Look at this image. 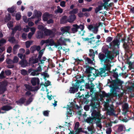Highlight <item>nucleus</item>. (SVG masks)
Here are the masks:
<instances>
[{
    "instance_id": "obj_1",
    "label": "nucleus",
    "mask_w": 134,
    "mask_h": 134,
    "mask_svg": "<svg viewBox=\"0 0 134 134\" xmlns=\"http://www.w3.org/2000/svg\"><path fill=\"white\" fill-rule=\"evenodd\" d=\"M103 53H100L98 55V58L101 63L109 64L111 63L112 60L114 58V55L112 54L111 51L108 50V48L103 47L102 49Z\"/></svg>"
},
{
    "instance_id": "obj_2",
    "label": "nucleus",
    "mask_w": 134,
    "mask_h": 134,
    "mask_svg": "<svg viewBox=\"0 0 134 134\" xmlns=\"http://www.w3.org/2000/svg\"><path fill=\"white\" fill-rule=\"evenodd\" d=\"M119 83L118 82L116 83L115 81H114L111 85L108 84L107 83L106 85V86H109L110 88V93H107L105 97L109 98L110 97H116L117 96V90L120 89L121 88L118 87V84Z\"/></svg>"
},
{
    "instance_id": "obj_3",
    "label": "nucleus",
    "mask_w": 134,
    "mask_h": 134,
    "mask_svg": "<svg viewBox=\"0 0 134 134\" xmlns=\"http://www.w3.org/2000/svg\"><path fill=\"white\" fill-rule=\"evenodd\" d=\"M90 97H91V99L93 98L92 97V94L90 93L86 90H85L83 94L80 97V98L82 104H87L91 100V99L89 98Z\"/></svg>"
},
{
    "instance_id": "obj_4",
    "label": "nucleus",
    "mask_w": 134,
    "mask_h": 134,
    "mask_svg": "<svg viewBox=\"0 0 134 134\" xmlns=\"http://www.w3.org/2000/svg\"><path fill=\"white\" fill-rule=\"evenodd\" d=\"M111 65L110 64H104L103 67L100 68L99 70V71L98 70L99 74L101 77H104L107 76L108 75L107 72H106V71H109L111 69Z\"/></svg>"
},
{
    "instance_id": "obj_5",
    "label": "nucleus",
    "mask_w": 134,
    "mask_h": 134,
    "mask_svg": "<svg viewBox=\"0 0 134 134\" xmlns=\"http://www.w3.org/2000/svg\"><path fill=\"white\" fill-rule=\"evenodd\" d=\"M85 80L83 79H82V80H77L76 83L72 84V87L70 88L69 92L70 93H74L78 91L80 86V83H81L84 82Z\"/></svg>"
},
{
    "instance_id": "obj_6",
    "label": "nucleus",
    "mask_w": 134,
    "mask_h": 134,
    "mask_svg": "<svg viewBox=\"0 0 134 134\" xmlns=\"http://www.w3.org/2000/svg\"><path fill=\"white\" fill-rule=\"evenodd\" d=\"M113 76L116 79L114 80H111L109 79H108V82L107 83V84H109L111 85L112 83H113V82L114 80L115 81V82L116 83L118 82L119 83V84H118V86L119 88H120L121 89L122 87V84L123 82L120 80L118 78V72H114L113 73Z\"/></svg>"
},
{
    "instance_id": "obj_7",
    "label": "nucleus",
    "mask_w": 134,
    "mask_h": 134,
    "mask_svg": "<svg viewBox=\"0 0 134 134\" xmlns=\"http://www.w3.org/2000/svg\"><path fill=\"white\" fill-rule=\"evenodd\" d=\"M101 24V23L99 22V25H98L97 23L90 24L88 25L87 27L88 29L90 31H92L94 34H96L98 31V28L99 26Z\"/></svg>"
},
{
    "instance_id": "obj_8",
    "label": "nucleus",
    "mask_w": 134,
    "mask_h": 134,
    "mask_svg": "<svg viewBox=\"0 0 134 134\" xmlns=\"http://www.w3.org/2000/svg\"><path fill=\"white\" fill-rule=\"evenodd\" d=\"M126 37L124 36L123 38H122L121 41L123 43V47L124 48L125 51L126 52L129 53L131 52L130 49L131 47V44L126 43Z\"/></svg>"
},
{
    "instance_id": "obj_9",
    "label": "nucleus",
    "mask_w": 134,
    "mask_h": 134,
    "mask_svg": "<svg viewBox=\"0 0 134 134\" xmlns=\"http://www.w3.org/2000/svg\"><path fill=\"white\" fill-rule=\"evenodd\" d=\"M75 104L74 103L71 102L70 103L71 105H67V107H66L67 110L66 114L67 117L68 116V115H69L70 117H71L73 116V115L74 114V111L72 109V108L74 107Z\"/></svg>"
},
{
    "instance_id": "obj_10",
    "label": "nucleus",
    "mask_w": 134,
    "mask_h": 134,
    "mask_svg": "<svg viewBox=\"0 0 134 134\" xmlns=\"http://www.w3.org/2000/svg\"><path fill=\"white\" fill-rule=\"evenodd\" d=\"M91 117L95 120H97V122H100L101 118V114L99 111H97L95 110H93L91 113Z\"/></svg>"
},
{
    "instance_id": "obj_11",
    "label": "nucleus",
    "mask_w": 134,
    "mask_h": 134,
    "mask_svg": "<svg viewBox=\"0 0 134 134\" xmlns=\"http://www.w3.org/2000/svg\"><path fill=\"white\" fill-rule=\"evenodd\" d=\"M90 101H91V103L90 105L92 109L93 110H95V109L97 108L99 105V102H96V99L95 97L93 98H92Z\"/></svg>"
},
{
    "instance_id": "obj_12",
    "label": "nucleus",
    "mask_w": 134,
    "mask_h": 134,
    "mask_svg": "<svg viewBox=\"0 0 134 134\" xmlns=\"http://www.w3.org/2000/svg\"><path fill=\"white\" fill-rule=\"evenodd\" d=\"M120 43L119 40L114 39L111 42L109 43L110 48H115L116 46H117L118 48L119 47Z\"/></svg>"
},
{
    "instance_id": "obj_13",
    "label": "nucleus",
    "mask_w": 134,
    "mask_h": 134,
    "mask_svg": "<svg viewBox=\"0 0 134 134\" xmlns=\"http://www.w3.org/2000/svg\"><path fill=\"white\" fill-rule=\"evenodd\" d=\"M41 49V47L39 46H37L36 45H34L32 46L30 48V52L32 53H34L35 51H37L39 52Z\"/></svg>"
},
{
    "instance_id": "obj_14",
    "label": "nucleus",
    "mask_w": 134,
    "mask_h": 134,
    "mask_svg": "<svg viewBox=\"0 0 134 134\" xmlns=\"http://www.w3.org/2000/svg\"><path fill=\"white\" fill-rule=\"evenodd\" d=\"M53 15L52 14H49L47 12L44 13L42 16L43 20L45 21H47L48 19L52 18Z\"/></svg>"
},
{
    "instance_id": "obj_15",
    "label": "nucleus",
    "mask_w": 134,
    "mask_h": 134,
    "mask_svg": "<svg viewBox=\"0 0 134 134\" xmlns=\"http://www.w3.org/2000/svg\"><path fill=\"white\" fill-rule=\"evenodd\" d=\"M31 83L33 86H35L36 83L38 85L40 84V80L38 78H33L31 79Z\"/></svg>"
},
{
    "instance_id": "obj_16",
    "label": "nucleus",
    "mask_w": 134,
    "mask_h": 134,
    "mask_svg": "<svg viewBox=\"0 0 134 134\" xmlns=\"http://www.w3.org/2000/svg\"><path fill=\"white\" fill-rule=\"evenodd\" d=\"M76 16L75 15L70 14L68 19V21L70 23L74 22L76 19Z\"/></svg>"
},
{
    "instance_id": "obj_17",
    "label": "nucleus",
    "mask_w": 134,
    "mask_h": 134,
    "mask_svg": "<svg viewBox=\"0 0 134 134\" xmlns=\"http://www.w3.org/2000/svg\"><path fill=\"white\" fill-rule=\"evenodd\" d=\"M73 27L71 29V30L73 33L77 32L78 29H79L80 27L77 24H74L72 25Z\"/></svg>"
},
{
    "instance_id": "obj_18",
    "label": "nucleus",
    "mask_w": 134,
    "mask_h": 134,
    "mask_svg": "<svg viewBox=\"0 0 134 134\" xmlns=\"http://www.w3.org/2000/svg\"><path fill=\"white\" fill-rule=\"evenodd\" d=\"M13 109V107L10 105L3 106L1 108V110L5 111H8Z\"/></svg>"
},
{
    "instance_id": "obj_19",
    "label": "nucleus",
    "mask_w": 134,
    "mask_h": 134,
    "mask_svg": "<svg viewBox=\"0 0 134 134\" xmlns=\"http://www.w3.org/2000/svg\"><path fill=\"white\" fill-rule=\"evenodd\" d=\"M68 16H64L62 17L60 20V23L64 24L67 23L68 21Z\"/></svg>"
},
{
    "instance_id": "obj_20",
    "label": "nucleus",
    "mask_w": 134,
    "mask_h": 134,
    "mask_svg": "<svg viewBox=\"0 0 134 134\" xmlns=\"http://www.w3.org/2000/svg\"><path fill=\"white\" fill-rule=\"evenodd\" d=\"M70 26H66L61 27L60 28L61 31L63 34L65 32L69 33V31L70 29Z\"/></svg>"
},
{
    "instance_id": "obj_21",
    "label": "nucleus",
    "mask_w": 134,
    "mask_h": 134,
    "mask_svg": "<svg viewBox=\"0 0 134 134\" xmlns=\"http://www.w3.org/2000/svg\"><path fill=\"white\" fill-rule=\"evenodd\" d=\"M114 109L113 108H110V109H107V114L109 115H113L115 114Z\"/></svg>"
},
{
    "instance_id": "obj_22",
    "label": "nucleus",
    "mask_w": 134,
    "mask_h": 134,
    "mask_svg": "<svg viewBox=\"0 0 134 134\" xmlns=\"http://www.w3.org/2000/svg\"><path fill=\"white\" fill-rule=\"evenodd\" d=\"M27 62L26 60H22L19 63V64L21 65V66L23 68L25 67L27 65Z\"/></svg>"
},
{
    "instance_id": "obj_23",
    "label": "nucleus",
    "mask_w": 134,
    "mask_h": 134,
    "mask_svg": "<svg viewBox=\"0 0 134 134\" xmlns=\"http://www.w3.org/2000/svg\"><path fill=\"white\" fill-rule=\"evenodd\" d=\"M35 16L37 18H41L42 15V13L39 11L35 9L34 11Z\"/></svg>"
},
{
    "instance_id": "obj_24",
    "label": "nucleus",
    "mask_w": 134,
    "mask_h": 134,
    "mask_svg": "<svg viewBox=\"0 0 134 134\" xmlns=\"http://www.w3.org/2000/svg\"><path fill=\"white\" fill-rule=\"evenodd\" d=\"M54 44L55 45V46L56 47H57L58 46L60 45V43L59 42H58L57 44H55V43L54 40L52 39H50L49 40V45L51 46H53Z\"/></svg>"
},
{
    "instance_id": "obj_25",
    "label": "nucleus",
    "mask_w": 134,
    "mask_h": 134,
    "mask_svg": "<svg viewBox=\"0 0 134 134\" xmlns=\"http://www.w3.org/2000/svg\"><path fill=\"white\" fill-rule=\"evenodd\" d=\"M94 120H95L93 119L92 117H90L86 119L85 121L88 123L93 124V121Z\"/></svg>"
},
{
    "instance_id": "obj_26",
    "label": "nucleus",
    "mask_w": 134,
    "mask_h": 134,
    "mask_svg": "<svg viewBox=\"0 0 134 134\" xmlns=\"http://www.w3.org/2000/svg\"><path fill=\"white\" fill-rule=\"evenodd\" d=\"M26 89L30 91H34V90L33 89V87L30 86L29 85L25 84L24 85Z\"/></svg>"
},
{
    "instance_id": "obj_27",
    "label": "nucleus",
    "mask_w": 134,
    "mask_h": 134,
    "mask_svg": "<svg viewBox=\"0 0 134 134\" xmlns=\"http://www.w3.org/2000/svg\"><path fill=\"white\" fill-rule=\"evenodd\" d=\"M26 100L25 97H22L19 100L16 101V102L20 104H23Z\"/></svg>"
},
{
    "instance_id": "obj_28",
    "label": "nucleus",
    "mask_w": 134,
    "mask_h": 134,
    "mask_svg": "<svg viewBox=\"0 0 134 134\" xmlns=\"http://www.w3.org/2000/svg\"><path fill=\"white\" fill-rule=\"evenodd\" d=\"M44 33L47 36L51 35L53 34V32L52 31L47 29L44 30Z\"/></svg>"
},
{
    "instance_id": "obj_29",
    "label": "nucleus",
    "mask_w": 134,
    "mask_h": 134,
    "mask_svg": "<svg viewBox=\"0 0 134 134\" xmlns=\"http://www.w3.org/2000/svg\"><path fill=\"white\" fill-rule=\"evenodd\" d=\"M16 8L14 6H13L11 8H9L7 9L8 12L10 13H13L14 12Z\"/></svg>"
},
{
    "instance_id": "obj_30",
    "label": "nucleus",
    "mask_w": 134,
    "mask_h": 134,
    "mask_svg": "<svg viewBox=\"0 0 134 134\" xmlns=\"http://www.w3.org/2000/svg\"><path fill=\"white\" fill-rule=\"evenodd\" d=\"M78 11V9L77 8H75L73 9V10L71 11H70L69 12V14L71 15H75V14L77 13Z\"/></svg>"
},
{
    "instance_id": "obj_31",
    "label": "nucleus",
    "mask_w": 134,
    "mask_h": 134,
    "mask_svg": "<svg viewBox=\"0 0 134 134\" xmlns=\"http://www.w3.org/2000/svg\"><path fill=\"white\" fill-rule=\"evenodd\" d=\"M94 67L90 66H88L86 69V72L87 73L89 74L92 72L91 71L93 69H94Z\"/></svg>"
},
{
    "instance_id": "obj_32",
    "label": "nucleus",
    "mask_w": 134,
    "mask_h": 134,
    "mask_svg": "<svg viewBox=\"0 0 134 134\" xmlns=\"http://www.w3.org/2000/svg\"><path fill=\"white\" fill-rule=\"evenodd\" d=\"M1 85L0 86L2 87H3L5 88L6 89V87L7 85V82L5 81H2L0 82Z\"/></svg>"
},
{
    "instance_id": "obj_33",
    "label": "nucleus",
    "mask_w": 134,
    "mask_h": 134,
    "mask_svg": "<svg viewBox=\"0 0 134 134\" xmlns=\"http://www.w3.org/2000/svg\"><path fill=\"white\" fill-rule=\"evenodd\" d=\"M126 63V64L129 65V67L130 69H133V67H132V66L133 65V63L131 62L130 61L129 59H127Z\"/></svg>"
},
{
    "instance_id": "obj_34",
    "label": "nucleus",
    "mask_w": 134,
    "mask_h": 134,
    "mask_svg": "<svg viewBox=\"0 0 134 134\" xmlns=\"http://www.w3.org/2000/svg\"><path fill=\"white\" fill-rule=\"evenodd\" d=\"M58 9L56 10L55 11V12L56 13H62L63 12V10L59 6H58L57 7Z\"/></svg>"
},
{
    "instance_id": "obj_35",
    "label": "nucleus",
    "mask_w": 134,
    "mask_h": 134,
    "mask_svg": "<svg viewBox=\"0 0 134 134\" xmlns=\"http://www.w3.org/2000/svg\"><path fill=\"white\" fill-rule=\"evenodd\" d=\"M37 37L38 38H42L43 36V34L42 32L38 31L37 32Z\"/></svg>"
},
{
    "instance_id": "obj_36",
    "label": "nucleus",
    "mask_w": 134,
    "mask_h": 134,
    "mask_svg": "<svg viewBox=\"0 0 134 134\" xmlns=\"http://www.w3.org/2000/svg\"><path fill=\"white\" fill-rule=\"evenodd\" d=\"M128 9H130V12L132 14H134V6H132L130 5L127 6Z\"/></svg>"
},
{
    "instance_id": "obj_37",
    "label": "nucleus",
    "mask_w": 134,
    "mask_h": 134,
    "mask_svg": "<svg viewBox=\"0 0 134 134\" xmlns=\"http://www.w3.org/2000/svg\"><path fill=\"white\" fill-rule=\"evenodd\" d=\"M15 16L16 20L17 21L19 20L20 19L21 17L20 13L18 12L16 14Z\"/></svg>"
},
{
    "instance_id": "obj_38",
    "label": "nucleus",
    "mask_w": 134,
    "mask_h": 134,
    "mask_svg": "<svg viewBox=\"0 0 134 134\" xmlns=\"http://www.w3.org/2000/svg\"><path fill=\"white\" fill-rule=\"evenodd\" d=\"M103 7L102 5L100 4V5H99L97 7H96L95 9V13H97L99 11L102 10L103 9L102 8Z\"/></svg>"
},
{
    "instance_id": "obj_39",
    "label": "nucleus",
    "mask_w": 134,
    "mask_h": 134,
    "mask_svg": "<svg viewBox=\"0 0 134 134\" xmlns=\"http://www.w3.org/2000/svg\"><path fill=\"white\" fill-rule=\"evenodd\" d=\"M34 99L32 96L30 97L26 101V104L27 105L29 104Z\"/></svg>"
},
{
    "instance_id": "obj_40",
    "label": "nucleus",
    "mask_w": 134,
    "mask_h": 134,
    "mask_svg": "<svg viewBox=\"0 0 134 134\" xmlns=\"http://www.w3.org/2000/svg\"><path fill=\"white\" fill-rule=\"evenodd\" d=\"M33 42L32 41H28L25 42V45L26 47L27 48H29L31 45V43H32Z\"/></svg>"
},
{
    "instance_id": "obj_41",
    "label": "nucleus",
    "mask_w": 134,
    "mask_h": 134,
    "mask_svg": "<svg viewBox=\"0 0 134 134\" xmlns=\"http://www.w3.org/2000/svg\"><path fill=\"white\" fill-rule=\"evenodd\" d=\"M8 41L12 43H14L15 41V39L14 36L10 37L8 40Z\"/></svg>"
},
{
    "instance_id": "obj_42",
    "label": "nucleus",
    "mask_w": 134,
    "mask_h": 134,
    "mask_svg": "<svg viewBox=\"0 0 134 134\" xmlns=\"http://www.w3.org/2000/svg\"><path fill=\"white\" fill-rule=\"evenodd\" d=\"M96 42V38L94 37H93L90 38V40L88 42V43H95Z\"/></svg>"
},
{
    "instance_id": "obj_43",
    "label": "nucleus",
    "mask_w": 134,
    "mask_h": 134,
    "mask_svg": "<svg viewBox=\"0 0 134 134\" xmlns=\"http://www.w3.org/2000/svg\"><path fill=\"white\" fill-rule=\"evenodd\" d=\"M113 49L112 51V54L114 55V54H115L116 55H119V51L118 50H117L116 51H115V48H112Z\"/></svg>"
},
{
    "instance_id": "obj_44",
    "label": "nucleus",
    "mask_w": 134,
    "mask_h": 134,
    "mask_svg": "<svg viewBox=\"0 0 134 134\" xmlns=\"http://www.w3.org/2000/svg\"><path fill=\"white\" fill-rule=\"evenodd\" d=\"M21 73L22 75L25 76L27 74V72L25 70L22 69L21 70Z\"/></svg>"
},
{
    "instance_id": "obj_45",
    "label": "nucleus",
    "mask_w": 134,
    "mask_h": 134,
    "mask_svg": "<svg viewBox=\"0 0 134 134\" xmlns=\"http://www.w3.org/2000/svg\"><path fill=\"white\" fill-rule=\"evenodd\" d=\"M7 26L9 29L13 26V22L12 21H10L7 24Z\"/></svg>"
},
{
    "instance_id": "obj_46",
    "label": "nucleus",
    "mask_w": 134,
    "mask_h": 134,
    "mask_svg": "<svg viewBox=\"0 0 134 134\" xmlns=\"http://www.w3.org/2000/svg\"><path fill=\"white\" fill-rule=\"evenodd\" d=\"M19 60V58L16 56H14L13 60H12L13 63H18V62Z\"/></svg>"
},
{
    "instance_id": "obj_47",
    "label": "nucleus",
    "mask_w": 134,
    "mask_h": 134,
    "mask_svg": "<svg viewBox=\"0 0 134 134\" xmlns=\"http://www.w3.org/2000/svg\"><path fill=\"white\" fill-rule=\"evenodd\" d=\"M123 129L124 127L123 125H119L118 129V131L119 132H122L123 131Z\"/></svg>"
},
{
    "instance_id": "obj_48",
    "label": "nucleus",
    "mask_w": 134,
    "mask_h": 134,
    "mask_svg": "<svg viewBox=\"0 0 134 134\" xmlns=\"http://www.w3.org/2000/svg\"><path fill=\"white\" fill-rule=\"evenodd\" d=\"M50 111L48 110L44 111L43 113V115L45 116H48L49 115V113Z\"/></svg>"
},
{
    "instance_id": "obj_49",
    "label": "nucleus",
    "mask_w": 134,
    "mask_h": 134,
    "mask_svg": "<svg viewBox=\"0 0 134 134\" xmlns=\"http://www.w3.org/2000/svg\"><path fill=\"white\" fill-rule=\"evenodd\" d=\"M33 71L31 72V75L33 76L35 75H39V74L37 72V71H36V70H33Z\"/></svg>"
},
{
    "instance_id": "obj_50",
    "label": "nucleus",
    "mask_w": 134,
    "mask_h": 134,
    "mask_svg": "<svg viewBox=\"0 0 134 134\" xmlns=\"http://www.w3.org/2000/svg\"><path fill=\"white\" fill-rule=\"evenodd\" d=\"M42 75L44 76V79L45 80H47L46 78V77H49V75H48L47 73L45 72H43L42 74Z\"/></svg>"
},
{
    "instance_id": "obj_51",
    "label": "nucleus",
    "mask_w": 134,
    "mask_h": 134,
    "mask_svg": "<svg viewBox=\"0 0 134 134\" xmlns=\"http://www.w3.org/2000/svg\"><path fill=\"white\" fill-rule=\"evenodd\" d=\"M125 41L126 42V43L130 44L132 42V40L131 39L130 37L129 36L128 37L127 40H126Z\"/></svg>"
},
{
    "instance_id": "obj_52",
    "label": "nucleus",
    "mask_w": 134,
    "mask_h": 134,
    "mask_svg": "<svg viewBox=\"0 0 134 134\" xmlns=\"http://www.w3.org/2000/svg\"><path fill=\"white\" fill-rule=\"evenodd\" d=\"M11 16L9 14H8V16L6 17V19L5 20V22H7L10 21L11 19Z\"/></svg>"
},
{
    "instance_id": "obj_53",
    "label": "nucleus",
    "mask_w": 134,
    "mask_h": 134,
    "mask_svg": "<svg viewBox=\"0 0 134 134\" xmlns=\"http://www.w3.org/2000/svg\"><path fill=\"white\" fill-rule=\"evenodd\" d=\"M5 73L7 76H9L11 74V72L10 70H6L5 71Z\"/></svg>"
},
{
    "instance_id": "obj_54",
    "label": "nucleus",
    "mask_w": 134,
    "mask_h": 134,
    "mask_svg": "<svg viewBox=\"0 0 134 134\" xmlns=\"http://www.w3.org/2000/svg\"><path fill=\"white\" fill-rule=\"evenodd\" d=\"M6 61L7 64H11L13 63L12 60L10 59H7Z\"/></svg>"
},
{
    "instance_id": "obj_55",
    "label": "nucleus",
    "mask_w": 134,
    "mask_h": 134,
    "mask_svg": "<svg viewBox=\"0 0 134 134\" xmlns=\"http://www.w3.org/2000/svg\"><path fill=\"white\" fill-rule=\"evenodd\" d=\"M13 29L16 31L17 30L20 31L21 30V27L20 26H15Z\"/></svg>"
},
{
    "instance_id": "obj_56",
    "label": "nucleus",
    "mask_w": 134,
    "mask_h": 134,
    "mask_svg": "<svg viewBox=\"0 0 134 134\" xmlns=\"http://www.w3.org/2000/svg\"><path fill=\"white\" fill-rule=\"evenodd\" d=\"M75 130V132L76 133H80L81 132H82V128H77V129H76Z\"/></svg>"
},
{
    "instance_id": "obj_57",
    "label": "nucleus",
    "mask_w": 134,
    "mask_h": 134,
    "mask_svg": "<svg viewBox=\"0 0 134 134\" xmlns=\"http://www.w3.org/2000/svg\"><path fill=\"white\" fill-rule=\"evenodd\" d=\"M113 38L110 36L108 37L106 39V41L108 43H109L112 40Z\"/></svg>"
},
{
    "instance_id": "obj_58",
    "label": "nucleus",
    "mask_w": 134,
    "mask_h": 134,
    "mask_svg": "<svg viewBox=\"0 0 134 134\" xmlns=\"http://www.w3.org/2000/svg\"><path fill=\"white\" fill-rule=\"evenodd\" d=\"M111 131V128H108L106 130V133L107 134H110Z\"/></svg>"
},
{
    "instance_id": "obj_59",
    "label": "nucleus",
    "mask_w": 134,
    "mask_h": 134,
    "mask_svg": "<svg viewBox=\"0 0 134 134\" xmlns=\"http://www.w3.org/2000/svg\"><path fill=\"white\" fill-rule=\"evenodd\" d=\"M80 124L79 122H76L75 124L74 127V130L77 129V128H79V126Z\"/></svg>"
},
{
    "instance_id": "obj_60",
    "label": "nucleus",
    "mask_w": 134,
    "mask_h": 134,
    "mask_svg": "<svg viewBox=\"0 0 134 134\" xmlns=\"http://www.w3.org/2000/svg\"><path fill=\"white\" fill-rule=\"evenodd\" d=\"M6 42V40L4 38H2L0 40V44H4Z\"/></svg>"
},
{
    "instance_id": "obj_61",
    "label": "nucleus",
    "mask_w": 134,
    "mask_h": 134,
    "mask_svg": "<svg viewBox=\"0 0 134 134\" xmlns=\"http://www.w3.org/2000/svg\"><path fill=\"white\" fill-rule=\"evenodd\" d=\"M95 53H90L89 55L91 57L92 59H93V61L94 60V57L95 56Z\"/></svg>"
},
{
    "instance_id": "obj_62",
    "label": "nucleus",
    "mask_w": 134,
    "mask_h": 134,
    "mask_svg": "<svg viewBox=\"0 0 134 134\" xmlns=\"http://www.w3.org/2000/svg\"><path fill=\"white\" fill-rule=\"evenodd\" d=\"M65 2L64 1H63L60 2V5L62 7H65Z\"/></svg>"
},
{
    "instance_id": "obj_63",
    "label": "nucleus",
    "mask_w": 134,
    "mask_h": 134,
    "mask_svg": "<svg viewBox=\"0 0 134 134\" xmlns=\"http://www.w3.org/2000/svg\"><path fill=\"white\" fill-rule=\"evenodd\" d=\"M12 47L11 46H9L8 48H7V53H10L11 52L12 50Z\"/></svg>"
},
{
    "instance_id": "obj_64",
    "label": "nucleus",
    "mask_w": 134,
    "mask_h": 134,
    "mask_svg": "<svg viewBox=\"0 0 134 134\" xmlns=\"http://www.w3.org/2000/svg\"><path fill=\"white\" fill-rule=\"evenodd\" d=\"M23 20L24 22L25 23H27L29 21V18L27 19V17L26 16H24L23 18Z\"/></svg>"
}]
</instances>
